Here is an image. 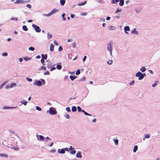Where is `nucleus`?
Here are the masks:
<instances>
[{
    "label": "nucleus",
    "instance_id": "obj_21",
    "mask_svg": "<svg viewBox=\"0 0 160 160\" xmlns=\"http://www.w3.org/2000/svg\"><path fill=\"white\" fill-rule=\"evenodd\" d=\"M72 112H74L77 111V108L76 106H74L72 108Z\"/></svg>",
    "mask_w": 160,
    "mask_h": 160
},
{
    "label": "nucleus",
    "instance_id": "obj_27",
    "mask_svg": "<svg viewBox=\"0 0 160 160\" xmlns=\"http://www.w3.org/2000/svg\"><path fill=\"white\" fill-rule=\"evenodd\" d=\"M124 4V1L120 0V2L119 3V5L121 6H122Z\"/></svg>",
    "mask_w": 160,
    "mask_h": 160
},
{
    "label": "nucleus",
    "instance_id": "obj_26",
    "mask_svg": "<svg viewBox=\"0 0 160 160\" xmlns=\"http://www.w3.org/2000/svg\"><path fill=\"white\" fill-rule=\"evenodd\" d=\"M22 28L23 30L26 31H27L28 30L27 27L25 25H23Z\"/></svg>",
    "mask_w": 160,
    "mask_h": 160
},
{
    "label": "nucleus",
    "instance_id": "obj_13",
    "mask_svg": "<svg viewBox=\"0 0 160 160\" xmlns=\"http://www.w3.org/2000/svg\"><path fill=\"white\" fill-rule=\"evenodd\" d=\"M77 78V76H73L71 75L69 76V78L72 81L74 80L75 79H76Z\"/></svg>",
    "mask_w": 160,
    "mask_h": 160
},
{
    "label": "nucleus",
    "instance_id": "obj_50",
    "mask_svg": "<svg viewBox=\"0 0 160 160\" xmlns=\"http://www.w3.org/2000/svg\"><path fill=\"white\" fill-rule=\"evenodd\" d=\"M41 69H42L43 70H46V68L45 67H43V66H42L39 69V70H41Z\"/></svg>",
    "mask_w": 160,
    "mask_h": 160
},
{
    "label": "nucleus",
    "instance_id": "obj_25",
    "mask_svg": "<svg viewBox=\"0 0 160 160\" xmlns=\"http://www.w3.org/2000/svg\"><path fill=\"white\" fill-rule=\"evenodd\" d=\"M54 47V46L53 45L51 44L50 45V51L51 52H52L53 51Z\"/></svg>",
    "mask_w": 160,
    "mask_h": 160
},
{
    "label": "nucleus",
    "instance_id": "obj_15",
    "mask_svg": "<svg viewBox=\"0 0 160 160\" xmlns=\"http://www.w3.org/2000/svg\"><path fill=\"white\" fill-rule=\"evenodd\" d=\"M8 82V81H6L1 84L0 86V89H1L5 85V84Z\"/></svg>",
    "mask_w": 160,
    "mask_h": 160
},
{
    "label": "nucleus",
    "instance_id": "obj_2",
    "mask_svg": "<svg viewBox=\"0 0 160 160\" xmlns=\"http://www.w3.org/2000/svg\"><path fill=\"white\" fill-rule=\"evenodd\" d=\"M58 11V10L54 9H53V10L50 13L48 14H43V16H46L47 17H49L51 16L53 14L55 13H56Z\"/></svg>",
    "mask_w": 160,
    "mask_h": 160
},
{
    "label": "nucleus",
    "instance_id": "obj_58",
    "mask_svg": "<svg viewBox=\"0 0 160 160\" xmlns=\"http://www.w3.org/2000/svg\"><path fill=\"white\" fill-rule=\"evenodd\" d=\"M66 118L67 119H69L70 118V116L69 114H66Z\"/></svg>",
    "mask_w": 160,
    "mask_h": 160
},
{
    "label": "nucleus",
    "instance_id": "obj_37",
    "mask_svg": "<svg viewBox=\"0 0 160 160\" xmlns=\"http://www.w3.org/2000/svg\"><path fill=\"white\" fill-rule=\"evenodd\" d=\"M11 148L13 149L16 151H18L19 149L18 148L14 147H11Z\"/></svg>",
    "mask_w": 160,
    "mask_h": 160
},
{
    "label": "nucleus",
    "instance_id": "obj_30",
    "mask_svg": "<svg viewBox=\"0 0 160 160\" xmlns=\"http://www.w3.org/2000/svg\"><path fill=\"white\" fill-rule=\"evenodd\" d=\"M16 84L15 83H12L10 85V88H12L13 87H16Z\"/></svg>",
    "mask_w": 160,
    "mask_h": 160
},
{
    "label": "nucleus",
    "instance_id": "obj_20",
    "mask_svg": "<svg viewBox=\"0 0 160 160\" xmlns=\"http://www.w3.org/2000/svg\"><path fill=\"white\" fill-rule=\"evenodd\" d=\"M20 103L26 106L27 104V101H25V100H23Z\"/></svg>",
    "mask_w": 160,
    "mask_h": 160
},
{
    "label": "nucleus",
    "instance_id": "obj_12",
    "mask_svg": "<svg viewBox=\"0 0 160 160\" xmlns=\"http://www.w3.org/2000/svg\"><path fill=\"white\" fill-rule=\"evenodd\" d=\"M131 32L132 33H134L137 35L138 34V33L137 31H136V28H133L131 31Z\"/></svg>",
    "mask_w": 160,
    "mask_h": 160
},
{
    "label": "nucleus",
    "instance_id": "obj_34",
    "mask_svg": "<svg viewBox=\"0 0 160 160\" xmlns=\"http://www.w3.org/2000/svg\"><path fill=\"white\" fill-rule=\"evenodd\" d=\"M47 34V38L48 39H49L50 38H51L52 35L51 34H50L49 33H48Z\"/></svg>",
    "mask_w": 160,
    "mask_h": 160
},
{
    "label": "nucleus",
    "instance_id": "obj_29",
    "mask_svg": "<svg viewBox=\"0 0 160 160\" xmlns=\"http://www.w3.org/2000/svg\"><path fill=\"white\" fill-rule=\"evenodd\" d=\"M146 70V68L145 67H142L140 69V70L142 72H144Z\"/></svg>",
    "mask_w": 160,
    "mask_h": 160
},
{
    "label": "nucleus",
    "instance_id": "obj_57",
    "mask_svg": "<svg viewBox=\"0 0 160 160\" xmlns=\"http://www.w3.org/2000/svg\"><path fill=\"white\" fill-rule=\"evenodd\" d=\"M44 60H45V59H42H42H41V62L43 64V65H45V64H44V62H45Z\"/></svg>",
    "mask_w": 160,
    "mask_h": 160
},
{
    "label": "nucleus",
    "instance_id": "obj_4",
    "mask_svg": "<svg viewBox=\"0 0 160 160\" xmlns=\"http://www.w3.org/2000/svg\"><path fill=\"white\" fill-rule=\"evenodd\" d=\"M32 26L34 28L36 32H41V29L39 26L34 24H32Z\"/></svg>",
    "mask_w": 160,
    "mask_h": 160
},
{
    "label": "nucleus",
    "instance_id": "obj_40",
    "mask_svg": "<svg viewBox=\"0 0 160 160\" xmlns=\"http://www.w3.org/2000/svg\"><path fill=\"white\" fill-rule=\"evenodd\" d=\"M65 13H63L62 15V17L63 18V20L64 21H65L66 20V18H65Z\"/></svg>",
    "mask_w": 160,
    "mask_h": 160
},
{
    "label": "nucleus",
    "instance_id": "obj_17",
    "mask_svg": "<svg viewBox=\"0 0 160 160\" xmlns=\"http://www.w3.org/2000/svg\"><path fill=\"white\" fill-rule=\"evenodd\" d=\"M113 141L114 142L115 144L116 145H117L118 144V140L116 138H114L113 139Z\"/></svg>",
    "mask_w": 160,
    "mask_h": 160
},
{
    "label": "nucleus",
    "instance_id": "obj_49",
    "mask_svg": "<svg viewBox=\"0 0 160 160\" xmlns=\"http://www.w3.org/2000/svg\"><path fill=\"white\" fill-rule=\"evenodd\" d=\"M26 79L29 82H31L32 81V79L31 78H26Z\"/></svg>",
    "mask_w": 160,
    "mask_h": 160
},
{
    "label": "nucleus",
    "instance_id": "obj_36",
    "mask_svg": "<svg viewBox=\"0 0 160 160\" xmlns=\"http://www.w3.org/2000/svg\"><path fill=\"white\" fill-rule=\"evenodd\" d=\"M77 109H78V111L79 112H82V111L83 110L81 108V107L80 106H78L77 107Z\"/></svg>",
    "mask_w": 160,
    "mask_h": 160
},
{
    "label": "nucleus",
    "instance_id": "obj_22",
    "mask_svg": "<svg viewBox=\"0 0 160 160\" xmlns=\"http://www.w3.org/2000/svg\"><path fill=\"white\" fill-rule=\"evenodd\" d=\"M108 28L110 30H114L116 29V28L115 27L113 26H109V27Z\"/></svg>",
    "mask_w": 160,
    "mask_h": 160
},
{
    "label": "nucleus",
    "instance_id": "obj_41",
    "mask_svg": "<svg viewBox=\"0 0 160 160\" xmlns=\"http://www.w3.org/2000/svg\"><path fill=\"white\" fill-rule=\"evenodd\" d=\"M80 73V69H78L76 72V75H78Z\"/></svg>",
    "mask_w": 160,
    "mask_h": 160
},
{
    "label": "nucleus",
    "instance_id": "obj_11",
    "mask_svg": "<svg viewBox=\"0 0 160 160\" xmlns=\"http://www.w3.org/2000/svg\"><path fill=\"white\" fill-rule=\"evenodd\" d=\"M60 154H64L65 153V152L64 151L63 148L61 149H59L57 151Z\"/></svg>",
    "mask_w": 160,
    "mask_h": 160
},
{
    "label": "nucleus",
    "instance_id": "obj_48",
    "mask_svg": "<svg viewBox=\"0 0 160 160\" xmlns=\"http://www.w3.org/2000/svg\"><path fill=\"white\" fill-rule=\"evenodd\" d=\"M2 55L3 57H6L8 55V54L7 52H4L2 53Z\"/></svg>",
    "mask_w": 160,
    "mask_h": 160
},
{
    "label": "nucleus",
    "instance_id": "obj_8",
    "mask_svg": "<svg viewBox=\"0 0 160 160\" xmlns=\"http://www.w3.org/2000/svg\"><path fill=\"white\" fill-rule=\"evenodd\" d=\"M17 108V107H8L6 106H4L2 109H13Z\"/></svg>",
    "mask_w": 160,
    "mask_h": 160
},
{
    "label": "nucleus",
    "instance_id": "obj_38",
    "mask_svg": "<svg viewBox=\"0 0 160 160\" xmlns=\"http://www.w3.org/2000/svg\"><path fill=\"white\" fill-rule=\"evenodd\" d=\"M113 62L112 60H110L107 62V64L108 65H111L112 63Z\"/></svg>",
    "mask_w": 160,
    "mask_h": 160
},
{
    "label": "nucleus",
    "instance_id": "obj_16",
    "mask_svg": "<svg viewBox=\"0 0 160 160\" xmlns=\"http://www.w3.org/2000/svg\"><path fill=\"white\" fill-rule=\"evenodd\" d=\"M124 30L125 31H129L130 30V28L128 26H126L124 27Z\"/></svg>",
    "mask_w": 160,
    "mask_h": 160
},
{
    "label": "nucleus",
    "instance_id": "obj_28",
    "mask_svg": "<svg viewBox=\"0 0 160 160\" xmlns=\"http://www.w3.org/2000/svg\"><path fill=\"white\" fill-rule=\"evenodd\" d=\"M82 112H83L85 115L88 116H91V115L89 113H88L87 112L85 111L84 110H82Z\"/></svg>",
    "mask_w": 160,
    "mask_h": 160
},
{
    "label": "nucleus",
    "instance_id": "obj_10",
    "mask_svg": "<svg viewBox=\"0 0 160 160\" xmlns=\"http://www.w3.org/2000/svg\"><path fill=\"white\" fill-rule=\"evenodd\" d=\"M76 157L77 158H82V155L81 153L80 152H78L76 155Z\"/></svg>",
    "mask_w": 160,
    "mask_h": 160
},
{
    "label": "nucleus",
    "instance_id": "obj_54",
    "mask_svg": "<svg viewBox=\"0 0 160 160\" xmlns=\"http://www.w3.org/2000/svg\"><path fill=\"white\" fill-rule=\"evenodd\" d=\"M122 11V9H118L115 12V13H118V12H121Z\"/></svg>",
    "mask_w": 160,
    "mask_h": 160
},
{
    "label": "nucleus",
    "instance_id": "obj_63",
    "mask_svg": "<svg viewBox=\"0 0 160 160\" xmlns=\"http://www.w3.org/2000/svg\"><path fill=\"white\" fill-rule=\"evenodd\" d=\"M134 82H135V81L134 80H133L130 83V85H133Z\"/></svg>",
    "mask_w": 160,
    "mask_h": 160
},
{
    "label": "nucleus",
    "instance_id": "obj_18",
    "mask_svg": "<svg viewBox=\"0 0 160 160\" xmlns=\"http://www.w3.org/2000/svg\"><path fill=\"white\" fill-rule=\"evenodd\" d=\"M66 2V1L65 0H60V3L61 4V6H63Z\"/></svg>",
    "mask_w": 160,
    "mask_h": 160
},
{
    "label": "nucleus",
    "instance_id": "obj_23",
    "mask_svg": "<svg viewBox=\"0 0 160 160\" xmlns=\"http://www.w3.org/2000/svg\"><path fill=\"white\" fill-rule=\"evenodd\" d=\"M138 146L137 145H135L133 149V152H135L138 150Z\"/></svg>",
    "mask_w": 160,
    "mask_h": 160
},
{
    "label": "nucleus",
    "instance_id": "obj_55",
    "mask_svg": "<svg viewBox=\"0 0 160 160\" xmlns=\"http://www.w3.org/2000/svg\"><path fill=\"white\" fill-rule=\"evenodd\" d=\"M50 73L48 71H47L46 72L44 73V75H49Z\"/></svg>",
    "mask_w": 160,
    "mask_h": 160
},
{
    "label": "nucleus",
    "instance_id": "obj_1",
    "mask_svg": "<svg viewBox=\"0 0 160 160\" xmlns=\"http://www.w3.org/2000/svg\"><path fill=\"white\" fill-rule=\"evenodd\" d=\"M107 50L110 53V55L112 56V42H110L107 44Z\"/></svg>",
    "mask_w": 160,
    "mask_h": 160
},
{
    "label": "nucleus",
    "instance_id": "obj_61",
    "mask_svg": "<svg viewBox=\"0 0 160 160\" xmlns=\"http://www.w3.org/2000/svg\"><path fill=\"white\" fill-rule=\"evenodd\" d=\"M56 68L55 67H53L51 68L50 70L51 71H52L55 70L56 69Z\"/></svg>",
    "mask_w": 160,
    "mask_h": 160
},
{
    "label": "nucleus",
    "instance_id": "obj_35",
    "mask_svg": "<svg viewBox=\"0 0 160 160\" xmlns=\"http://www.w3.org/2000/svg\"><path fill=\"white\" fill-rule=\"evenodd\" d=\"M36 109L37 110L39 111H41L42 110V108L38 106H36Z\"/></svg>",
    "mask_w": 160,
    "mask_h": 160
},
{
    "label": "nucleus",
    "instance_id": "obj_64",
    "mask_svg": "<svg viewBox=\"0 0 160 160\" xmlns=\"http://www.w3.org/2000/svg\"><path fill=\"white\" fill-rule=\"evenodd\" d=\"M86 58H87V56H84V57H83V60H82L84 62L86 60Z\"/></svg>",
    "mask_w": 160,
    "mask_h": 160
},
{
    "label": "nucleus",
    "instance_id": "obj_44",
    "mask_svg": "<svg viewBox=\"0 0 160 160\" xmlns=\"http://www.w3.org/2000/svg\"><path fill=\"white\" fill-rule=\"evenodd\" d=\"M28 49H29V50H30V51H33L34 50L35 48L34 47H30Z\"/></svg>",
    "mask_w": 160,
    "mask_h": 160
},
{
    "label": "nucleus",
    "instance_id": "obj_6",
    "mask_svg": "<svg viewBox=\"0 0 160 160\" xmlns=\"http://www.w3.org/2000/svg\"><path fill=\"white\" fill-rule=\"evenodd\" d=\"M33 84L36 85L39 87H40L42 85V84L41 81L37 80L35 81V82L33 83Z\"/></svg>",
    "mask_w": 160,
    "mask_h": 160
},
{
    "label": "nucleus",
    "instance_id": "obj_47",
    "mask_svg": "<svg viewBox=\"0 0 160 160\" xmlns=\"http://www.w3.org/2000/svg\"><path fill=\"white\" fill-rule=\"evenodd\" d=\"M157 82H158V81H156V82L154 84L152 85V86L153 88H154L157 86Z\"/></svg>",
    "mask_w": 160,
    "mask_h": 160
},
{
    "label": "nucleus",
    "instance_id": "obj_46",
    "mask_svg": "<svg viewBox=\"0 0 160 160\" xmlns=\"http://www.w3.org/2000/svg\"><path fill=\"white\" fill-rule=\"evenodd\" d=\"M0 156L1 157H8V156L5 154H0Z\"/></svg>",
    "mask_w": 160,
    "mask_h": 160
},
{
    "label": "nucleus",
    "instance_id": "obj_14",
    "mask_svg": "<svg viewBox=\"0 0 160 160\" xmlns=\"http://www.w3.org/2000/svg\"><path fill=\"white\" fill-rule=\"evenodd\" d=\"M47 57H48V56H47V54L44 55L43 54H41V57H42V58L43 59L46 60L47 58Z\"/></svg>",
    "mask_w": 160,
    "mask_h": 160
},
{
    "label": "nucleus",
    "instance_id": "obj_60",
    "mask_svg": "<svg viewBox=\"0 0 160 160\" xmlns=\"http://www.w3.org/2000/svg\"><path fill=\"white\" fill-rule=\"evenodd\" d=\"M100 21V22H104L105 21V19L104 18H101Z\"/></svg>",
    "mask_w": 160,
    "mask_h": 160
},
{
    "label": "nucleus",
    "instance_id": "obj_7",
    "mask_svg": "<svg viewBox=\"0 0 160 160\" xmlns=\"http://www.w3.org/2000/svg\"><path fill=\"white\" fill-rule=\"evenodd\" d=\"M36 137L37 138V139L39 141H44V140L45 138L42 135H38L36 134Z\"/></svg>",
    "mask_w": 160,
    "mask_h": 160
},
{
    "label": "nucleus",
    "instance_id": "obj_51",
    "mask_svg": "<svg viewBox=\"0 0 160 160\" xmlns=\"http://www.w3.org/2000/svg\"><path fill=\"white\" fill-rule=\"evenodd\" d=\"M62 48L61 46H60L58 48V51H62Z\"/></svg>",
    "mask_w": 160,
    "mask_h": 160
},
{
    "label": "nucleus",
    "instance_id": "obj_52",
    "mask_svg": "<svg viewBox=\"0 0 160 160\" xmlns=\"http://www.w3.org/2000/svg\"><path fill=\"white\" fill-rule=\"evenodd\" d=\"M10 20H14L15 21H18V18H12L10 19Z\"/></svg>",
    "mask_w": 160,
    "mask_h": 160
},
{
    "label": "nucleus",
    "instance_id": "obj_56",
    "mask_svg": "<svg viewBox=\"0 0 160 160\" xmlns=\"http://www.w3.org/2000/svg\"><path fill=\"white\" fill-rule=\"evenodd\" d=\"M150 137V135L149 134H146L145 137V138H149Z\"/></svg>",
    "mask_w": 160,
    "mask_h": 160
},
{
    "label": "nucleus",
    "instance_id": "obj_62",
    "mask_svg": "<svg viewBox=\"0 0 160 160\" xmlns=\"http://www.w3.org/2000/svg\"><path fill=\"white\" fill-rule=\"evenodd\" d=\"M5 88L6 89H8V88H10V85H7L6 87H5Z\"/></svg>",
    "mask_w": 160,
    "mask_h": 160
},
{
    "label": "nucleus",
    "instance_id": "obj_53",
    "mask_svg": "<svg viewBox=\"0 0 160 160\" xmlns=\"http://www.w3.org/2000/svg\"><path fill=\"white\" fill-rule=\"evenodd\" d=\"M26 7L29 8V9H31V7H32V6H31V5H30V4H27L26 6Z\"/></svg>",
    "mask_w": 160,
    "mask_h": 160
},
{
    "label": "nucleus",
    "instance_id": "obj_43",
    "mask_svg": "<svg viewBox=\"0 0 160 160\" xmlns=\"http://www.w3.org/2000/svg\"><path fill=\"white\" fill-rule=\"evenodd\" d=\"M66 110L68 112H71V109L69 107H67L66 108Z\"/></svg>",
    "mask_w": 160,
    "mask_h": 160
},
{
    "label": "nucleus",
    "instance_id": "obj_31",
    "mask_svg": "<svg viewBox=\"0 0 160 160\" xmlns=\"http://www.w3.org/2000/svg\"><path fill=\"white\" fill-rule=\"evenodd\" d=\"M86 78L85 77H83L82 78H81L80 79L78 80L79 82H83L85 80Z\"/></svg>",
    "mask_w": 160,
    "mask_h": 160
},
{
    "label": "nucleus",
    "instance_id": "obj_24",
    "mask_svg": "<svg viewBox=\"0 0 160 160\" xmlns=\"http://www.w3.org/2000/svg\"><path fill=\"white\" fill-rule=\"evenodd\" d=\"M56 68L59 70H61L62 68V66L61 65L58 64L56 66Z\"/></svg>",
    "mask_w": 160,
    "mask_h": 160
},
{
    "label": "nucleus",
    "instance_id": "obj_42",
    "mask_svg": "<svg viewBox=\"0 0 160 160\" xmlns=\"http://www.w3.org/2000/svg\"><path fill=\"white\" fill-rule=\"evenodd\" d=\"M41 82H42L43 85H44L45 84V81L44 79H41Z\"/></svg>",
    "mask_w": 160,
    "mask_h": 160
},
{
    "label": "nucleus",
    "instance_id": "obj_3",
    "mask_svg": "<svg viewBox=\"0 0 160 160\" xmlns=\"http://www.w3.org/2000/svg\"><path fill=\"white\" fill-rule=\"evenodd\" d=\"M49 113L50 115H55L57 113L56 109L52 107H51L49 108Z\"/></svg>",
    "mask_w": 160,
    "mask_h": 160
},
{
    "label": "nucleus",
    "instance_id": "obj_33",
    "mask_svg": "<svg viewBox=\"0 0 160 160\" xmlns=\"http://www.w3.org/2000/svg\"><path fill=\"white\" fill-rule=\"evenodd\" d=\"M23 59L25 61H26L31 60V58H28V57H25L23 58Z\"/></svg>",
    "mask_w": 160,
    "mask_h": 160
},
{
    "label": "nucleus",
    "instance_id": "obj_59",
    "mask_svg": "<svg viewBox=\"0 0 160 160\" xmlns=\"http://www.w3.org/2000/svg\"><path fill=\"white\" fill-rule=\"evenodd\" d=\"M56 151V150L55 149H53L51 150L50 152H51L54 153Z\"/></svg>",
    "mask_w": 160,
    "mask_h": 160
},
{
    "label": "nucleus",
    "instance_id": "obj_32",
    "mask_svg": "<svg viewBox=\"0 0 160 160\" xmlns=\"http://www.w3.org/2000/svg\"><path fill=\"white\" fill-rule=\"evenodd\" d=\"M86 2H87V1H85L83 2H82V3H80L78 4V5L79 6H81L84 5L86 3Z\"/></svg>",
    "mask_w": 160,
    "mask_h": 160
},
{
    "label": "nucleus",
    "instance_id": "obj_9",
    "mask_svg": "<svg viewBox=\"0 0 160 160\" xmlns=\"http://www.w3.org/2000/svg\"><path fill=\"white\" fill-rule=\"evenodd\" d=\"M26 1L22 0H17L15 2V4L24 3Z\"/></svg>",
    "mask_w": 160,
    "mask_h": 160
},
{
    "label": "nucleus",
    "instance_id": "obj_5",
    "mask_svg": "<svg viewBox=\"0 0 160 160\" xmlns=\"http://www.w3.org/2000/svg\"><path fill=\"white\" fill-rule=\"evenodd\" d=\"M135 76L137 77H139L138 79L139 80H141L143 78V77L140 73V72L139 71L136 73Z\"/></svg>",
    "mask_w": 160,
    "mask_h": 160
},
{
    "label": "nucleus",
    "instance_id": "obj_39",
    "mask_svg": "<svg viewBox=\"0 0 160 160\" xmlns=\"http://www.w3.org/2000/svg\"><path fill=\"white\" fill-rule=\"evenodd\" d=\"M76 152V151L75 150H73L70 151V153L72 154H74Z\"/></svg>",
    "mask_w": 160,
    "mask_h": 160
},
{
    "label": "nucleus",
    "instance_id": "obj_19",
    "mask_svg": "<svg viewBox=\"0 0 160 160\" xmlns=\"http://www.w3.org/2000/svg\"><path fill=\"white\" fill-rule=\"evenodd\" d=\"M142 9L141 8H136L135 9L136 12L138 13L140 12L141 11Z\"/></svg>",
    "mask_w": 160,
    "mask_h": 160
},
{
    "label": "nucleus",
    "instance_id": "obj_45",
    "mask_svg": "<svg viewBox=\"0 0 160 160\" xmlns=\"http://www.w3.org/2000/svg\"><path fill=\"white\" fill-rule=\"evenodd\" d=\"M8 131L10 133H11L13 134H15V132L13 130H9Z\"/></svg>",
    "mask_w": 160,
    "mask_h": 160
}]
</instances>
